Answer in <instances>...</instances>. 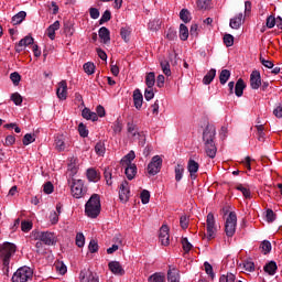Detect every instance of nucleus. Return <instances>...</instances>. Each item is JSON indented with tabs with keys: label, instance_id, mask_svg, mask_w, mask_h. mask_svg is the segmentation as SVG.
<instances>
[{
	"label": "nucleus",
	"instance_id": "nucleus-1",
	"mask_svg": "<svg viewBox=\"0 0 282 282\" xmlns=\"http://www.w3.org/2000/svg\"><path fill=\"white\" fill-rule=\"evenodd\" d=\"M217 131L215 127L210 123H207L206 128L203 131V141L205 144V153L212 160L217 155V145L215 144V137Z\"/></svg>",
	"mask_w": 282,
	"mask_h": 282
},
{
	"label": "nucleus",
	"instance_id": "nucleus-2",
	"mask_svg": "<svg viewBox=\"0 0 282 282\" xmlns=\"http://www.w3.org/2000/svg\"><path fill=\"white\" fill-rule=\"evenodd\" d=\"M17 252V245L12 242L0 243V261L2 262V272L8 276L10 274V260Z\"/></svg>",
	"mask_w": 282,
	"mask_h": 282
},
{
	"label": "nucleus",
	"instance_id": "nucleus-3",
	"mask_svg": "<svg viewBox=\"0 0 282 282\" xmlns=\"http://www.w3.org/2000/svg\"><path fill=\"white\" fill-rule=\"evenodd\" d=\"M100 195L93 194L85 205V214L87 217H90V219H96V217L100 215Z\"/></svg>",
	"mask_w": 282,
	"mask_h": 282
},
{
	"label": "nucleus",
	"instance_id": "nucleus-4",
	"mask_svg": "<svg viewBox=\"0 0 282 282\" xmlns=\"http://www.w3.org/2000/svg\"><path fill=\"white\" fill-rule=\"evenodd\" d=\"M33 238L36 241H42L45 246H56V235L51 231H33Z\"/></svg>",
	"mask_w": 282,
	"mask_h": 282
},
{
	"label": "nucleus",
	"instance_id": "nucleus-5",
	"mask_svg": "<svg viewBox=\"0 0 282 282\" xmlns=\"http://www.w3.org/2000/svg\"><path fill=\"white\" fill-rule=\"evenodd\" d=\"M70 185V193L75 199H80L85 195V182L83 180L68 178Z\"/></svg>",
	"mask_w": 282,
	"mask_h": 282
},
{
	"label": "nucleus",
	"instance_id": "nucleus-6",
	"mask_svg": "<svg viewBox=\"0 0 282 282\" xmlns=\"http://www.w3.org/2000/svg\"><path fill=\"white\" fill-rule=\"evenodd\" d=\"M34 275V272L30 267H22L17 270V272L12 276V282H28L32 276Z\"/></svg>",
	"mask_w": 282,
	"mask_h": 282
},
{
	"label": "nucleus",
	"instance_id": "nucleus-7",
	"mask_svg": "<svg viewBox=\"0 0 282 282\" xmlns=\"http://www.w3.org/2000/svg\"><path fill=\"white\" fill-rule=\"evenodd\" d=\"M225 232L227 237H235V232H237V214L235 212H230L226 219Z\"/></svg>",
	"mask_w": 282,
	"mask_h": 282
},
{
	"label": "nucleus",
	"instance_id": "nucleus-8",
	"mask_svg": "<svg viewBox=\"0 0 282 282\" xmlns=\"http://www.w3.org/2000/svg\"><path fill=\"white\" fill-rule=\"evenodd\" d=\"M162 171V159L160 155H154L151 162L148 164V173L149 175H158Z\"/></svg>",
	"mask_w": 282,
	"mask_h": 282
},
{
	"label": "nucleus",
	"instance_id": "nucleus-9",
	"mask_svg": "<svg viewBox=\"0 0 282 282\" xmlns=\"http://www.w3.org/2000/svg\"><path fill=\"white\" fill-rule=\"evenodd\" d=\"M207 239H215V235L217 232V226L215 225V215L209 213L207 215Z\"/></svg>",
	"mask_w": 282,
	"mask_h": 282
},
{
	"label": "nucleus",
	"instance_id": "nucleus-10",
	"mask_svg": "<svg viewBox=\"0 0 282 282\" xmlns=\"http://www.w3.org/2000/svg\"><path fill=\"white\" fill-rule=\"evenodd\" d=\"M80 282H99L98 274L91 272L89 269H84L79 273Z\"/></svg>",
	"mask_w": 282,
	"mask_h": 282
},
{
	"label": "nucleus",
	"instance_id": "nucleus-11",
	"mask_svg": "<svg viewBox=\"0 0 282 282\" xmlns=\"http://www.w3.org/2000/svg\"><path fill=\"white\" fill-rule=\"evenodd\" d=\"M130 196H131V189H129V182L123 181L119 185V199L120 202L127 203L129 202Z\"/></svg>",
	"mask_w": 282,
	"mask_h": 282
},
{
	"label": "nucleus",
	"instance_id": "nucleus-12",
	"mask_svg": "<svg viewBox=\"0 0 282 282\" xmlns=\"http://www.w3.org/2000/svg\"><path fill=\"white\" fill-rule=\"evenodd\" d=\"M28 45H34V37L26 35L24 39H22L18 44H15V52L18 54H21Z\"/></svg>",
	"mask_w": 282,
	"mask_h": 282
},
{
	"label": "nucleus",
	"instance_id": "nucleus-13",
	"mask_svg": "<svg viewBox=\"0 0 282 282\" xmlns=\"http://www.w3.org/2000/svg\"><path fill=\"white\" fill-rule=\"evenodd\" d=\"M251 89H259L261 87V73L259 70H252L250 75Z\"/></svg>",
	"mask_w": 282,
	"mask_h": 282
},
{
	"label": "nucleus",
	"instance_id": "nucleus-14",
	"mask_svg": "<svg viewBox=\"0 0 282 282\" xmlns=\"http://www.w3.org/2000/svg\"><path fill=\"white\" fill-rule=\"evenodd\" d=\"M159 239L162 246H169L171 243L170 236H169V226L163 225L159 232Z\"/></svg>",
	"mask_w": 282,
	"mask_h": 282
},
{
	"label": "nucleus",
	"instance_id": "nucleus-15",
	"mask_svg": "<svg viewBox=\"0 0 282 282\" xmlns=\"http://www.w3.org/2000/svg\"><path fill=\"white\" fill-rule=\"evenodd\" d=\"M187 170L189 173L191 180H197V171H199V163H197L195 160L189 159L187 163Z\"/></svg>",
	"mask_w": 282,
	"mask_h": 282
},
{
	"label": "nucleus",
	"instance_id": "nucleus-16",
	"mask_svg": "<svg viewBox=\"0 0 282 282\" xmlns=\"http://www.w3.org/2000/svg\"><path fill=\"white\" fill-rule=\"evenodd\" d=\"M99 39L101 40V43L105 45H109L111 43V32L106 26H101L98 31Z\"/></svg>",
	"mask_w": 282,
	"mask_h": 282
},
{
	"label": "nucleus",
	"instance_id": "nucleus-17",
	"mask_svg": "<svg viewBox=\"0 0 282 282\" xmlns=\"http://www.w3.org/2000/svg\"><path fill=\"white\" fill-rule=\"evenodd\" d=\"M56 94H57V98H59V100H65L67 98V82L66 80H62L58 83Z\"/></svg>",
	"mask_w": 282,
	"mask_h": 282
},
{
	"label": "nucleus",
	"instance_id": "nucleus-18",
	"mask_svg": "<svg viewBox=\"0 0 282 282\" xmlns=\"http://www.w3.org/2000/svg\"><path fill=\"white\" fill-rule=\"evenodd\" d=\"M108 267H109L110 272H112V274H117L119 276H122L124 274V269L118 261L109 262Z\"/></svg>",
	"mask_w": 282,
	"mask_h": 282
},
{
	"label": "nucleus",
	"instance_id": "nucleus-19",
	"mask_svg": "<svg viewBox=\"0 0 282 282\" xmlns=\"http://www.w3.org/2000/svg\"><path fill=\"white\" fill-rule=\"evenodd\" d=\"M167 282H180V270L177 268L169 265Z\"/></svg>",
	"mask_w": 282,
	"mask_h": 282
},
{
	"label": "nucleus",
	"instance_id": "nucleus-20",
	"mask_svg": "<svg viewBox=\"0 0 282 282\" xmlns=\"http://www.w3.org/2000/svg\"><path fill=\"white\" fill-rule=\"evenodd\" d=\"M57 30H61V22L59 21H55L53 24H51L46 29V34H47L48 39H51V41H54V39H56V31Z\"/></svg>",
	"mask_w": 282,
	"mask_h": 282
},
{
	"label": "nucleus",
	"instance_id": "nucleus-21",
	"mask_svg": "<svg viewBox=\"0 0 282 282\" xmlns=\"http://www.w3.org/2000/svg\"><path fill=\"white\" fill-rule=\"evenodd\" d=\"M127 131H128V138H133L134 140H138L140 138L138 126H135L133 122L127 123Z\"/></svg>",
	"mask_w": 282,
	"mask_h": 282
},
{
	"label": "nucleus",
	"instance_id": "nucleus-22",
	"mask_svg": "<svg viewBox=\"0 0 282 282\" xmlns=\"http://www.w3.org/2000/svg\"><path fill=\"white\" fill-rule=\"evenodd\" d=\"M263 270L270 276H274L276 274V270H279V267L276 265L275 261H270L263 267Z\"/></svg>",
	"mask_w": 282,
	"mask_h": 282
},
{
	"label": "nucleus",
	"instance_id": "nucleus-23",
	"mask_svg": "<svg viewBox=\"0 0 282 282\" xmlns=\"http://www.w3.org/2000/svg\"><path fill=\"white\" fill-rule=\"evenodd\" d=\"M124 173H126V177H128V180L131 181L138 174V166H135V164L126 165Z\"/></svg>",
	"mask_w": 282,
	"mask_h": 282
},
{
	"label": "nucleus",
	"instance_id": "nucleus-24",
	"mask_svg": "<svg viewBox=\"0 0 282 282\" xmlns=\"http://www.w3.org/2000/svg\"><path fill=\"white\" fill-rule=\"evenodd\" d=\"M82 116L83 118H85V120H91L93 122H96L98 120V115L94 111H90L89 108H84L82 111Z\"/></svg>",
	"mask_w": 282,
	"mask_h": 282
},
{
	"label": "nucleus",
	"instance_id": "nucleus-25",
	"mask_svg": "<svg viewBox=\"0 0 282 282\" xmlns=\"http://www.w3.org/2000/svg\"><path fill=\"white\" fill-rule=\"evenodd\" d=\"M243 89H246V82H243L242 78H239L235 86V94L238 98H241V96H243Z\"/></svg>",
	"mask_w": 282,
	"mask_h": 282
},
{
	"label": "nucleus",
	"instance_id": "nucleus-26",
	"mask_svg": "<svg viewBox=\"0 0 282 282\" xmlns=\"http://www.w3.org/2000/svg\"><path fill=\"white\" fill-rule=\"evenodd\" d=\"M241 21H243V13H239L230 20L229 25L232 30H239L241 28Z\"/></svg>",
	"mask_w": 282,
	"mask_h": 282
},
{
	"label": "nucleus",
	"instance_id": "nucleus-27",
	"mask_svg": "<svg viewBox=\"0 0 282 282\" xmlns=\"http://www.w3.org/2000/svg\"><path fill=\"white\" fill-rule=\"evenodd\" d=\"M215 76H217V69L212 68L203 78L204 85H210L213 80H215Z\"/></svg>",
	"mask_w": 282,
	"mask_h": 282
},
{
	"label": "nucleus",
	"instance_id": "nucleus-28",
	"mask_svg": "<svg viewBox=\"0 0 282 282\" xmlns=\"http://www.w3.org/2000/svg\"><path fill=\"white\" fill-rule=\"evenodd\" d=\"M25 17H28V13L25 11H20L15 15L12 17V23L13 25H19L25 21Z\"/></svg>",
	"mask_w": 282,
	"mask_h": 282
},
{
	"label": "nucleus",
	"instance_id": "nucleus-29",
	"mask_svg": "<svg viewBox=\"0 0 282 282\" xmlns=\"http://www.w3.org/2000/svg\"><path fill=\"white\" fill-rule=\"evenodd\" d=\"M144 100V97L142 96V93L140 91V89H135L133 91V102H134V107H141L142 102Z\"/></svg>",
	"mask_w": 282,
	"mask_h": 282
},
{
	"label": "nucleus",
	"instance_id": "nucleus-30",
	"mask_svg": "<svg viewBox=\"0 0 282 282\" xmlns=\"http://www.w3.org/2000/svg\"><path fill=\"white\" fill-rule=\"evenodd\" d=\"M120 36L124 41V43H129V41L131 39V28L122 26L120 29Z\"/></svg>",
	"mask_w": 282,
	"mask_h": 282
},
{
	"label": "nucleus",
	"instance_id": "nucleus-31",
	"mask_svg": "<svg viewBox=\"0 0 282 282\" xmlns=\"http://www.w3.org/2000/svg\"><path fill=\"white\" fill-rule=\"evenodd\" d=\"M133 160H135V152L134 151H130L122 160H121V164L122 166H127V165H131L133 163Z\"/></svg>",
	"mask_w": 282,
	"mask_h": 282
},
{
	"label": "nucleus",
	"instance_id": "nucleus-32",
	"mask_svg": "<svg viewBox=\"0 0 282 282\" xmlns=\"http://www.w3.org/2000/svg\"><path fill=\"white\" fill-rule=\"evenodd\" d=\"M149 282H166L164 273H153L148 279Z\"/></svg>",
	"mask_w": 282,
	"mask_h": 282
},
{
	"label": "nucleus",
	"instance_id": "nucleus-33",
	"mask_svg": "<svg viewBox=\"0 0 282 282\" xmlns=\"http://www.w3.org/2000/svg\"><path fill=\"white\" fill-rule=\"evenodd\" d=\"M145 85L149 88H153L155 86V73L150 72L145 76Z\"/></svg>",
	"mask_w": 282,
	"mask_h": 282
},
{
	"label": "nucleus",
	"instance_id": "nucleus-34",
	"mask_svg": "<svg viewBox=\"0 0 282 282\" xmlns=\"http://www.w3.org/2000/svg\"><path fill=\"white\" fill-rule=\"evenodd\" d=\"M174 173H175V180L177 182H182V177H184V165L177 164L174 169Z\"/></svg>",
	"mask_w": 282,
	"mask_h": 282
},
{
	"label": "nucleus",
	"instance_id": "nucleus-35",
	"mask_svg": "<svg viewBox=\"0 0 282 282\" xmlns=\"http://www.w3.org/2000/svg\"><path fill=\"white\" fill-rule=\"evenodd\" d=\"M260 250L263 254H270L272 252V243L269 240H263L260 245Z\"/></svg>",
	"mask_w": 282,
	"mask_h": 282
},
{
	"label": "nucleus",
	"instance_id": "nucleus-36",
	"mask_svg": "<svg viewBox=\"0 0 282 282\" xmlns=\"http://www.w3.org/2000/svg\"><path fill=\"white\" fill-rule=\"evenodd\" d=\"M220 85H226L230 80V70L223 69L219 75Z\"/></svg>",
	"mask_w": 282,
	"mask_h": 282
},
{
	"label": "nucleus",
	"instance_id": "nucleus-37",
	"mask_svg": "<svg viewBox=\"0 0 282 282\" xmlns=\"http://www.w3.org/2000/svg\"><path fill=\"white\" fill-rule=\"evenodd\" d=\"M236 191H240V193H242V195H243V197H246V199H250V197H251L250 188L246 187L243 184H238L236 186Z\"/></svg>",
	"mask_w": 282,
	"mask_h": 282
},
{
	"label": "nucleus",
	"instance_id": "nucleus-38",
	"mask_svg": "<svg viewBox=\"0 0 282 282\" xmlns=\"http://www.w3.org/2000/svg\"><path fill=\"white\" fill-rule=\"evenodd\" d=\"M87 177H88L89 182H98V180H100L98 172L94 169L87 170Z\"/></svg>",
	"mask_w": 282,
	"mask_h": 282
},
{
	"label": "nucleus",
	"instance_id": "nucleus-39",
	"mask_svg": "<svg viewBox=\"0 0 282 282\" xmlns=\"http://www.w3.org/2000/svg\"><path fill=\"white\" fill-rule=\"evenodd\" d=\"M180 39L181 41H188V26L185 24L180 25Z\"/></svg>",
	"mask_w": 282,
	"mask_h": 282
},
{
	"label": "nucleus",
	"instance_id": "nucleus-40",
	"mask_svg": "<svg viewBox=\"0 0 282 282\" xmlns=\"http://www.w3.org/2000/svg\"><path fill=\"white\" fill-rule=\"evenodd\" d=\"M196 3L198 10H208L210 9V3H213V0H197Z\"/></svg>",
	"mask_w": 282,
	"mask_h": 282
},
{
	"label": "nucleus",
	"instance_id": "nucleus-41",
	"mask_svg": "<svg viewBox=\"0 0 282 282\" xmlns=\"http://www.w3.org/2000/svg\"><path fill=\"white\" fill-rule=\"evenodd\" d=\"M259 61L263 67H267V69L274 68V63L272 61L265 59L262 54H260Z\"/></svg>",
	"mask_w": 282,
	"mask_h": 282
},
{
	"label": "nucleus",
	"instance_id": "nucleus-42",
	"mask_svg": "<svg viewBox=\"0 0 282 282\" xmlns=\"http://www.w3.org/2000/svg\"><path fill=\"white\" fill-rule=\"evenodd\" d=\"M180 19L183 20L184 23L191 22V12L187 9H182L180 12Z\"/></svg>",
	"mask_w": 282,
	"mask_h": 282
},
{
	"label": "nucleus",
	"instance_id": "nucleus-43",
	"mask_svg": "<svg viewBox=\"0 0 282 282\" xmlns=\"http://www.w3.org/2000/svg\"><path fill=\"white\" fill-rule=\"evenodd\" d=\"M84 72L88 74V76H91L96 72V65L94 63L88 62L84 64Z\"/></svg>",
	"mask_w": 282,
	"mask_h": 282
},
{
	"label": "nucleus",
	"instance_id": "nucleus-44",
	"mask_svg": "<svg viewBox=\"0 0 282 282\" xmlns=\"http://www.w3.org/2000/svg\"><path fill=\"white\" fill-rule=\"evenodd\" d=\"M105 143L102 141L97 142L95 145V153H97V155H105Z\"/></svg>",
	"mask_w": 282,
	"mask_h": 282
},
{
	"label": "nucleus",
	"instance_id": "nucleus-45",
	"mask_svg": "<svg viewBox=\"0 0 282 282\" xmlns=\"http://www.w3.org/2000/svg\"><path fill=\"white\" fill-rule=\"evenodd\" d=\"M265 219H267L268 224H272L273 221H276V214H274V210L267 209Z\"/></svg>",
	"mask_w": 282,
	"mask_h": 282
},
{
	"label": "nucleus",
	"instance_id": "nucleus-46",
	"mask_svg": "<svg viewBox=\"0 0 282 282\" xmlns=\"http://www.w3.org/2000/svg\"><path fill=\"white\" fill-rule=\"evenodd\" d=\"M161 68L165 76H171V64H169V61H162Z\"/></svg>",
	"mask_w": 282,
	"mask_h": 282
},
{
	"label": "nucleus",
	"instance_id": "nucleus-47",
	"mask_svg": "<svg viewBox=\"0 0 282 282\" xmlns=\"http://www.w3.org/2000/svg\"><path fill=\"white\" fill-rule=\"evenodd\" d=\"M108 21H111V11L106 10L99 20V25H104V23H108Z\"/></svg>",
	"mask_w": 282,
	"mask_h": 282
},
{
	"label": "nucleus",
	"instance_id": "nucleus-48",
	"mask_svg": "<svg viewBox=\"0 0 282 282\" xmlns=\"http://www.w3.org/2000/svg\"><path fill=\"white\" fill-rule=\"evenodd\" d=\"M35 138L34 134L32 133H26L23 139H22V144H24V147H28L29 144H32V142H35Z\"/></svg>",
	"mask_w": 282,
	"mask_h": 282
},
{
	"label": "nucleus",
	"instance_id": "nucleus-49",
	"mask_svg": "<svg viewBox=\"0 0 282 282\" xmlns=\"http://www.w3.org/2000/svg\"><path fill=\"white\" fill-rule=\"evenodd\" d=\"M224 43H225L226 47H232L235 45V36L230 35V34H225Z\"/></svg>",
	"mask_w": 282,
	"mask_h": 282
},
{
	"label": "nucleus",
	"instance_id": "nucleus-50",
	"mask_svg": "<svg viewBox=\"0 0 282 282\" xmlns=\"http://www.w3.org/2000/svg\"><path fill=\"white\" fill-rule=\"evenodd\" d=\"M78 133L80 138H87V135H89V130H87V126H85V123L78 124Z\"/></svg>",
	"mask_w": 282,
	"mask_h": 282
},
{
	"label": "nucleus",
	"instance_id": "nucleus-51",
	"mask_svg": "<svg viewBox=\"0 0 282 282\" xmlns=\"http://www.w3.org/2000/svg\"><path fill=\"white\" fill-rule=\"evenodd\" d=\"M181 243L184 252H191L193 250V245L188 241V238H182Z\"/></svg>",
	"mask_w": 282,
	"mask_h": 282
},
{
	"label": "nucleus",
	"instance_id": "nucleus-52",
	"mask_svg": "<svg viewBox=\"0 0 282 282\" xmlns=\"http://www.w3.org/2000/svg\"><path fill=\"white\" fill-rule=\"evenodd\" d=\"M10 80L17 87L21 83V75L18 72H13L10 74Z\"/></svg>",
	"mask_w": 282,
	"mask_h": 282
},
{
	"label": "nucleus",
	"instance_id": "nucleus-53",
	"mask_svg": "<svg viewBox=\"0 0 282 282\" xmlns=\"http://www.w3.org/2000/svg\"><path fill=\"white\" fill-rule=\"evenodd\" d=\"M32 221L30 220H22L21 223V230L22 232H30L32 230Z\"/></svg>",
	"mask_w": 282,
	"mask_h": 282
},
{
	"label": "nucleus",
	"instance_id": "nucleus-54",
	"mask_svg": "<svg viewBox=\"0 0 282 282\" xmlns=\"http://www.w3.org/2000/svg\"><path fill=\"white\" fill-rule=\"evenodd\" d=\"M11 100L19 107L23 102V97L19 93H14L11 95Z\"/></svg>",
	"mask_w": 282,
	"mask_h": 282
},
{
	"label": "nucleus",
	"instance_id": "nucleus-55",
	"mask_svg": "<svg viewBox=\"0 0 282 282\" xmlns=\"http://www.w3.org/2000/svg\"><path fill=\"white\" fill-rule=\"evenodd\" d=\"M55 149L57 151H63L65 149V141H63V137H57L55 139Z\"/></svg>",
	"mask_w": 282,
	"mask_h": 282
},
{
	"label": "nucleus",
	"instance_id": "nucleus-56",
	"mask_svg": "<svg viewBox=\"0 0 282 282\" xmlns=\"http://www.w3.org/2000/svg\"><path fill=\"white\" fill-rule=\"evenodd\" d=\"M141 202L142 204H149L150 199H151V193L147 189H143L141 192Z\"/></svg>",
	"mask_w": 282,
	"mask_h": 282
},
{
	"label": "nucleus",
	"instance_id": "nucleus-57",
	"mask_svg": "<svg viewBox=\"0 0 282 282\" xmlns=\"http://www.w3.org/2000/svg\"><path fill=\"white\" fill-rule=\"evenodd\" d=\"M104 177L108 186H111V184H113V182H111L112 175H111V170L109 167L105 169Z\"/></svg>",
	"mask_w": 282,
	"mask_h": 282
},
{
	"label": "nucleus",
	"instance_id": "nucleus-58",
	"mask_svg": "<svg viewBox=\"0 0 282 282\" xmlns=\"http://www.w3.org/2000/svg\"><path fill=\"white\" fill-rule=\"evenodd\" d=\"M237 278L232 273H228L227 275H221L219 278V282H235Z\"/></svg>",
	"mask_w": 282,
	"mask_h": 282
},
{
	"label": "nucleus",
	"instance_id": "nucleus-59",
	"mask_svg": "<svg viewBox=\"0 0 282 282\" xmlns=\"http://www.w3.org/2000/svg\"><path fill=\"white\" fill-rule=\"evenodd\" d=\"M88 250L89 252H91V254L96 253L98 251V241L91 239L88 245Z\"/></svg>",
	"mask_w": 282,
	"mask_h": 282
},
{
	"label": "nucleus",
	"instance_id": "nucleus-60",
	"mask_svg": "<svg viewBox=\"0 0 282 282\" xmlns=\"http://www.w3.org/2000/svg\"><path fill=\"white\" fill-rule=\"evenodd\" d=\"M265 25H267V28H269V30H272V28H274V25H276V18H274V15H269L267 18Z\"/></svg>",
	"mask_w": 282,
	"mask_h": 282
},
{
	"label": "nucleus",
	"instance_id": "nucleus-61",
	"mask_svg": "<svg viewBox=\"0 0 282 282\" xmlns=\"http://www.w3.org/2000/svg\"><path fill=\"white\" fill-rule=\"evenodd\" d=\"M204 268L206 274L210 276V279H215V272L213 271V265L208 262H204Z\"/></svg>",
	"mask_w": 282,
	"mask_h": 282
},
{
	"label": "nucleus",
	"instance_id": "nucleus-62",
	"mask_svg": "<svg viewBox=\"0 0 282 282\" xmlns=\"http://www.w3.org/2000/svg\"><path fill=\"white\" fill-rule=\"evenodd\" d=\"M243 268L247 272H254V262H252V260H247L243 262Z\"/></svg>",
	"mask_w": 282,
	"mask_h": 282
},
{
	"label": "nucleus",
	"instance_id": "nucleus-63",
	"mask_svg": "<svg viewBox=\"0 0 282 282\" xmlns=\"http://www.w3.org/2000/svg\"><path fill=\"white\" fill-rule=\"evenodd\" d=\"M155 97V93H153V88H147L145 90H144V98H145V100H153V98Z\"/></svg>",
	"mask_w": 282,
	"mask_h": 282
},
{
	"label": "nucleus",
	"instance_id": "nucleus-64",
	"mask_svg": "<svg viewBox=\"0 0 282 282\" xmlns=\"http://www.w3.org/2000/svg\"><path fill=\"white\" fill-rule=\"evenodd\" d=\"M180 226L183 230H186V228H188V218L186 215L181 216Z\"/></svg>",
	"mask_w": 282,
	"mask_h": 282
}]
</instances>
